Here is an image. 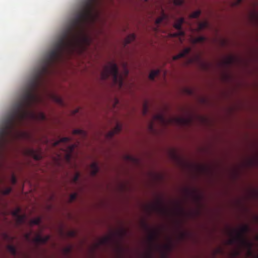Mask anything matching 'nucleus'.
Instances as JSON below:
<instances>
[{
	"mask_svg": "<svg viewBox=\"0 0 258 258\" xmlns=\"http://www.w3.org/2000/svg\"><path fill=\"white\" fill-rule=\"evenodd\" d=\"M118 66H104L103 71L101 73V77L102 80H106L111 78L115 84L121 88L123 85V77L119 74Z\"/></svg>",
	"mask_w": 258,
	"mask_h": 258,
	"instance_id": "1",
	"label": "nucleus"
},
{
	"mask_svg": "<svg viewBox=\"0 0 258 258\" xmlns=\"http://www.w3.org/2000/svg\"><path fill=\"white\" fill-rule=\"evenodd\" d=\"M250 231V228L247 225H244L239 230H233L231 232V235L236 234V239L240 240L246 238L245 234Z\"/></svg>",
	"mask_w": 258,
	"mask_h": 258,
	"instance_id": "2",
	"label": "nucleus"
},
{
	"mask_svg": "<svg viewBox=\"0 0 258 258\" xmlns=\"http://www.w3.org/2000/svg\"><path fill=\"white\" fill-rule=\"evenodd\" d=\"M144 225L145 228L150 232L148 237V240L150 245L151 248H152L155 242L158 239V232L155 230L151 229L146 224H144Z\"/></svg>",
	"mask_w": 258,
	"mask_h": 258,
	"instance_id": "3",
	"label": "nucleus"
},
{
	"mask_svg": "<svg viewBox=\"0 0 258 258\" xmlns=\"http://www.w3.org/2000/svg\"><path fill=\"white\" fill-rule=\"evenodd\" d=\"M239 242V247H243L247 249V253L248 256L253 255V251L252 248L253 246V243L250 241L248 240L246 238H243L240 240H238Z\"/></svg>",
	"mask_w": 258,
	"mask_h": 258,
	"instance_id": "4",
	"label": "nucleus"
},
{
	"mask_svg": "<svg viewBox=\"0 0 258 258\" xmlns=\"http://www.w3.org/2000/svg\"><path fill=\"white\" fill-rule=\"evenodd\" d=\"M184 22V19L183 18H180L178 19L175 24H174V27L179 31L178 32L175 33L174 34L176 36H183L184 35V33L183 31L181 30L182 25Z\"/></svg>",
	"mask_w": 258,
	"mask_h": 258,
	"instance_id": "5",
	"label": "nucleus"
},
{
	"mask_svg": "<svg viewBox=\"0 0 258 258\" xmlns=\"http://www.w3.org/2000/svg\"><path fill=\"white\" fill-rule=\"evenodd\" d=\"M238 59V56L236 55L229 53L226 56L225 62L223 63H219L218 64H238V63H236Z\"/></svg>",
	"mask_w": 258,
	"mask_h": 258,
	"instance_id": "6",
	"label": "nucleus"
},
{
	"mask_svg": "<svg viewBox=\"0 0 258 258\" xmlns=\"http://www.w3.org/2000/svg\"><path fill=\"white\" fill-rule=\"evenodd\" d=\"M26 153L32 157L36 160H40L42 156L39 151H37L33 149H28L26 151Z\"/></svg>",
	"mask_w": 258,
	"mask_h": 258,
	"instance_id": "7",
	"label": "nucleus"
},
{
	"mask_svg": "<svg viewBox=\"0 0 258 258\" xmlns=\"http://www.w3.org/2000/svg\"><path fill=\"white\" fill-rule=\"evenodd\" d=\"M49 235L42 237L40 235H37L33 238V241L37 244H45L49 240Z\"/></svg>",
	"mask_w": 258,
	"mask_h": 258,
	"instance_id": "8",
	"label": "nucleus"
},
{
	"mask_svg": "<svg viewBox=\"0 0 258 258\" xmlns=\"http://www.w3.org/2000/svg\"><path fill=\"white\" fill-rule=\"evenodd\" d=\"M190 50L191 49L189 47H186L184 48L182 51L179 53L178 54L174 55L173 57V59L175 60L184 57L186 55L190 52Z\"/></svg>",
	"mask_w": 258,
	"mask_h": 258,
	"instance_id": "9",
	"label": "nucleus"
},
{
	"mask_svg": "<svg viewBox=\"0 0 258 258\" xmlns=\"http://www.w3.org/2000/svg\"><path fill=\"white\" fill-rule=\"evenodd\" d=\"M122 128V125L119 123H117L115 127L112 131H110L108 133V137L109 138H112L115 134L119 133Z\"/></svg>",
	"mask_w": 258,
	"mask_h": 258,
	"instance_id": "10",
	"label": "nucleus"
},
{
	"mask_svg": "<svg viewBox=\"0 0 258 258\" xmlns=\"http://www.w3.org/2000/svg\"><path fill=\"white\" fill-rule=\"evenodd\" d=\"M75 148V145H71L68 146L67 149H63L66 153V159L69 161L70 160L71 158V153L74 151Z\"/></svg>",
	"mask_w": 258,
	"mask_h": 258,
	"instance_id": "11",
	"label": "nucleus"
},
{
	"mask_svg": "<svg viewBox=\"0 0 258 258\" xmlns=\"http://www.w3.org/2000/svg\"><path fill=\"white\" fill-rule=\"evenodd\" d=\"M154 119L158 120L161 123L166 124L168 121L166 119L164 116L162 114H157L154 116Z\"/></svg>",
	"mask_w": 258,
	"mask_h": 258,
	"instance_id": "12",
	"label": "nucleus"
},
{
	"mask_svg": "<svg viewBox=\"0 0 258 258\" xmlns=\"http://www.w3.org/2000/svg\"><path fill=\"white\" fill-rule=\"evenodd\" d=\"M90 169L91 174L93 176L95 175L99 171L98 164L96 162L92 163L90 165Z\"/></svg>",
	"mask_w": 258,
	"mask_h": 258,
	"instance_id": "13",
	"label": "nucleus"
},
{
	"mask_svg": "<svg viewBox=\"0 0 258 258\" xmlns=\"http://www.w3.org/2000/svg\"><path fill=\"white\" fill-rule=\"evenodd\" d=\"M136 39V36L134 34H131L128 35L124 40L125 45L131 43L134 41Z\"/></svg>",
	"mask_w": 258,
	"mask_h": 258,
	"instance_id": "14",
	"label": "nucleus"
},
{
	"mask_svg": "<svg viewBox=\"0 0 258 258\" xmlns=\"http://www.w3.org/2000/svg\"><path fill=\"white\" fill-rule=\"evenodd\" d=\"M19 210L18 211H15L13 213V215L14 216L17 218L18 222L20 224H21L24 222L25 216L20 215L18 214Z\"/></svg>",
	"mask_w": 258,
	"mask_h": 258,
	"instance_id": "15",
	"label": "nucleus"
},
{
	"mask_svg": "<svg viewBox=\"0 0 258 258\" xmlns=\"http://www.w3.org/2000/svg\"><path fill=\"white\" fill-rule=\"evenodd\" d=\"M7 250L9 251V252L12 254L13 255L15 256L17 254V250L16 247L13 245H8L7 246Z\"/></svg>",
	"mask_w": 258,
	"mask_h": 258,
	"instance_id": "16",
	"label": "nucleus"
},
{
	"mask_svg": "<svg viewBox=\"0 0 258 258\" xmlns=\"http://www.w3.org/2000/svg\"><path fill=\"white\" fill-rule=\"evenodd\" d=\"M71 139L70 137H63L61 138L59 141L55 142L54 143V146L58 145L60 143H67L71 141Z\"/></svg>",
	"mask_w": 258,
	"mask_h": 258,
	"instance_id": "17",
	"label": "nucleus"
},
{
	"mask_svg": "<svg viewBox=\"0 0 258 258\" xmlns=\"http://www.w3.org/2000/svg\"><path fill=\"white\" fill-rule=\"evenodd\" d=\"M235 243H236L239 246V242L236 239V234H235L234 236H233L232 238H231L227 241V244L228 245H233Z\"/></svg>",
	"mask_w": 258,
	"mask_h": 258,
	"instance_id": "18",
	"label": "nucleus"
},
{
	"mask_svg": "<svg viewBox=\"0 0 258 258\" xmlns=\"http://www.w3.org/2000/svg\"><path fill=\"white\" fill-rule=\"evenodd\" d=\"M159 74V70H154L152 71L149 76V79L151 80H153L155 77L158 76Z\"/></svg>",
	"mask_w": 258,
	"mask_h": 258,
	"instance_id": "19",
	"label": "nucleus"
},
{
	"mask_svg": "<svg viewBox=\"0 0 258 258\" xmlns=\"http://www.w3.org/2000/svg\"><path fill=\"white\" fill-rule=\"evenodd\" d=\"M206 40L204 36H201L193 39L192 41L194 43L203 42Z\"/></svg>",
	"mask_w": 258,
	"mask_h": 258,
	"instance_id": "20",
	"label": "nucleus"
},
{
	"mask_svg": "<svg viewBox=\"0 0 258 258\" xmlns=\"http://www.w3.org/2000/svg\"><path fill=\"white\" fill-rule=\"evenodd\" d=\"M73 134L74 135H80L82 136H85L86 134L84 131L80 129L74 130L73 132Z\"/></svg>",
	"mask_w": 258,
	"mask_h": 258,
	"instance_id": "21",
	"label": "nucleus"
},
{
	"mask_svg": "<svg viewBox=\"0 0 258 258\" xmlns=\"http://www.w3.org/2000/svg\"><path fill=\"white\" fill-rule=\"evenodd\" d=\"M176 119L177 122H178V123H180V124H186L189 121L187 119L179 117V118H177Z\"/></svg>",
	"mask_w": 258,
	"mask_h": 258,
	"instance_id": "22",
	"label": "nucleus"
},
{
	"mask_svg": "<svg viewBox=\"0 0 258 258\" xmlns=\"http://www.w3.org/2000/svg\"><path fill=\"white\" fill-rule=\"evenodd\" d=\"M240 253H241L240 250L239 249V248H238L237 249L234 250L231 253V255L233 258H235L237 256H239L240 254Z\"/></svg>",
	"mask_w": 258,
	"mask_h": 258,
	"instance_id": "23",
	"label": "nucleus"
},
{
	"mask_svg": "<svg viewBox=\"0 0 258 258\" xmlns=\"http://www.w3.org/2000/svg\"><path fill=\"white\" fill-rule=\"evenodd\" d=\"M200 15L201 11L200 10H198L191 13L190 15V17L192 18H197Z\"/></svg>",
	"mask_w": 258,
	"mask_h": 258,
	"instance_id": "24",
	"label": "nucleus"
},
{
	"mask_svg": "<svg viewBox=\"0 0 258 258\" xmlns=\"http://www.w3.org/2000/svg\"><path fill=\"white\" fill-rule=\"evenodd\" d=\"M208 26V23L207 22H201L199 25V28L200 30L204 29Z\"/></svg>",
	"mask_w": 258,
	"mask_h": 258,
	"instance_id": "25",
	"label": "nucleus"
},
{
	"mask_svg": "<svg viewBox=\"0 0 258 258\" xmlns=\"http://www.w3.org/2000/svg\"><path fill=\"white\" fill-rule=\"evenodd\" d=\"M80 176V173L76 172L75 175H74V176L73 177V178L72 179V182L74 183H76L78 181Z\"/></svg>",
	"mask_w": 258,
	"mask_h": 258,
	"instance_id": "26",
	"label": "nucleus"
},
{
	"mask_svg": "<svg viewBox=\"0 0 258 258\" xmlns=\"http://www.w3.org/2000/svg\"><path fill=\"white\" fill-rule=\"evenodd\" d=\"M224 253V251L221 247H218L214 250V256L218 254H223Z\"/></svg>",
	"mask_w": 258,
	"mask_h": 258,
	"instance_id": "27",
	"label": "nucleus"
},
{
	"mask_svg": "<svg viewBox=\"0 0 258 258\" xmlns=\"http://www.w3.org/2000/svg\"><path fill=\"white\" fill-rule=\"evenodd\" d=\"M12 191V188L10 187H7L2 191V192L4 195H9Z\"/></svg>",
	"mask_w": 258,
	"mask_h": 258,
	"instance_id": "28",
	"label": "nucleus"
},
{
	"mask_svg": "<svg viewBox=\"0 0 258 258\" xmlns=\"http://www.w3.org/2000/svg\"><path fill=\"white\" fill-rule=\"evenodd\" d=\"M173 1L175 6H181L184 3V0H173Z\"/></svg>",
	"mask_w": 258,
	"mask_h": 258,
	"instance_id": "29",
	"label": "nucleus"
},
{
	"mask_svg": "<svg viewBox=\"0 0 258 258\" xmlns=\"http://www.w3.org/2000/svg\"><path fill=\"white\" fill-rule=\"evenodd\" d=\"M41 220L40 218H36L31 221V223L34 225H38L40 224Z\"/></svg>",
	"mask_w": 258,
	"mask_h": 258,
	"instance_id": "30",
	"label": "nucleus"
},
{
	"mask_svg": "<svg viewBox=\"0 0 258 258\" xmlns=\"http://www.w3.org/2000/svg\"><path fill=\"white\" fill-rule=\"evenodd\" d=\"M77 197V194L76 193H73L70 196V202H72L76 199Z\"/></svg>",
	"mask_w": 258,
	"mask_h": 258,
	"instance_id": "31",
	"label": "nucleus"
},
{
	"mask_svg": "<svg viewBox=\"0 0 258 258\" xmlns=\"http://www.w3.org/2000/svg\"><path fill=\"white\" fill-rule=\"evenodd\" d=\"M154 209L155 210H157L158 211H159V212H163L164 211V209L163 208H162L161 206H160L159 205H156V206H154L153 207Z\"/></svg>",
	"mask_w": 258,
	"mask_h": 258,
	"instance_id": "32",
	"label": "nucleus"
},
{
	"mask_svg": "<svg viewBox=\"0 0 258 258\" xmlns=\"http://www.w3.org/2000/svg\"><path fill=\"white\" fill-rule=\"evenodd\" d=\"M11 180L12 184H15L17 183V180L15 175H12Z\"/></svg>",
	"mask_w": 258,
	"mask_h": 258,
	"instance_id": "33",
	"label": "nucleus"
},
{
	"mask_svg": "<svg viewBox=\"0 0 258 258\" xmlns=\"http://www.w3.org/2000/svg\"><path fill=\"white\" fill-rule=\"evenodd\" d=\"M163 17H159V18H158L156 21H155V23L157 25H159L163 21Z\"/></svg>",
	"mask_w": 258,
	"mask_h": 258,
	"instance_id": "34",
	"label": "nucleus"
},
{
	"mask_svg": "<svg viewBox=\"0 0 258 258\" xmlns=\"http://www.w3.org/2000/svg\"><path fill=\"white\" fill-rule=\"evenodd\" d=\"M148 106L147 104H144V108H143V114L144 115L146 114L148 112Z\"/></svg>",
	"mask_w": 258,
	"mask_h": 258,
	"instance_id": "35",
	"label": "nucleus"
},
{
	"mask_svg": "<svg viewBox=\"0 0 258 258\" xmlns=\"http://www.w3.org/2000/svg\"><path fill=\"white\" fill-rule=\"evenodd\" d=\"M123 66V70H124V75L125 76H127V75L128 74V70L126 67L127 66Z\"/></svg>",
	"mask_w": 258,
	"mask_h": 258,
	"instance_id": "36",
	"label": "nucleus"
},
{
	"mask_svg": "<svg viewBox=\"0 0 258 258\" xmlns=\"http://www.w3.org/2000/svg\"><path fill=\"white\" fill-rule=\"evenodd\" d=\"M109 240V237H105L102 240V243H105L108 242Z\"/></svg>",
	"mask_w": 258,
	"mask_h": 258,
	"instance_id": "37",
	"label": "nucleus"
},
{
	"mask_svg": "<svg viewBox=\"0 0 258 258\" xmlns=\"http://www.w3.org/2000/svg\"><path fill=\"white\" fill-rule=\"evenodd\" d=\"M186 92L189 95H192L193 94V91L190 89H187Z\"/></svg>",
	"mask_w": 258,
	"mask_h": 258,
	"instance_id": "38",
	"label": "nucleus"
},
{
	"mask_svg": "<svg viewBox=\"0 0 258 258\" xmlns=\"http://www.w3.org/2000/svg\"><path fill=\"white\" fill-rule=\"evenodd\" d=\"M56 101L60 104H62V103H63L62 101L61 98H56Z\"/></svg>",
	"mask_w": 258,
	"mask_h": 258,
	"instance_id": "39",
	"label": "nucleus"
},
{
	"mask_svg": "<svg viewBox=\"0 0 258 258\" xmlns=\"http://www.w3.org/2000/svg\"><path fill=\"white\" fill-rule=\"evenodd\" d=\"M31 233H27L25 234V237L27 239L29 240L30 237Z\"/></svg>",
	"mask_w": 258,
	"mask_h": 258,
	"instance_id": "40",
	"label": "nucleus"
},
{
	"mask_svg": "<svg viewBox=\"0 0 258 258\" xmlns=\"http://www.w3.org/2000/svg\"><path fill=\"white\" fill-rule=\"evenodd\" d=\"M152 255L151 251H150L148 255H146L144 258H150Z\"/></svg>",
	"mask_w": 258,
	"mask_h": 258,
	"instance_id": "41",
	"label": "nucleus"
},
{
	"mask_svg": "<svg viewBox=\"0 0 258 258\" xmlns=\"http://www.w3.org/2000/svg\"><path fill=\"white\" fill-rule=\"evenodd\" d=\"M250 256L252 257V258H258V254L257 255H255L253 253V255H251Z\"/></svg>",
	"mask_w": 258,
	"mask_h": 258,
	"instance_id": "42",
	"label": "nucleus"
},
{
	"mask_svg": "<svg viewBox=\"0 0 258 258\" xmlns=\"http://www.w3.org/2000/svg\"><path fill=\"white\" fill-rule=\"evenodd\" d=\"M75 234H75V232H74V231H72V232H70V235H71V236H74L75 235Z\"/></svg>",
	"mask_w": 258,
	"mask_h": 258,
	"instance_id": "43",
	"label": "nucleus"
},
{
	"mask_svg": "<svg viewBox=\"0 0 258 258\" xmlns=\"http://www.w3.org/2000/svg\"><path fill=\"white\" fill-rule=\"evenodd\" d=\"M164 248L166 249H169L170 248V247L168 245H164Z\"/></svg>",
	"mask_w": 258,
	"mask_h": 258,
	"instance_id": "44",
	"label": "nucleus"
},
{
	"mask_svg": "<svg viewBox=\"0 0 258 258\" xmlns=\"http://www.w3.org/2000/svg\"><path fill=\"white\" fill-rule=\"evenodd\" d=\"M243 0H238L237 2V4H239L240 3H241V2Z\"/></svg>",
	"mask_w": 258,
	"mask_h": 258,
	"instance_id": "45",
	"label": "nucleus"
},
{
	"mask_svg": "<svg viewBox=\"0 0 258 258\" xmlns=\"http://www.w3.org/2000/svg\"><path fill=\"white\" fill-rule=\"evenodd\" d=\"M108 64H112V65H114V64H116V63H108Z\"/></svg>",
	"mask_w": 258,
	"mask_h": 258,
	"instance_id": "46",
	"label": "nucleus"
},
{
	"mask_svg": "<svg viewBox=\"0 0 258 258\" xmlns=\"http://www.w3.org/2000/svg\"><path fill=\"white\" fill-rule=\"evenodd\" d=\"M67 251H70V248H67Z\"/></svg>",
	"mask_w": 258,
	"mask_h": 258,
	"instance_id": "47",
	"label": "nucleus"
},
{
	"mask_svg": "<svg viewBox=\"0 0 258 258\" xmlns=\"http://www.w3.org/2000/svg\"><path fill=\"white\" fill-rule=\"evenodd\" d=\"M256 240L258 241V235L256 236Z\"/></svg>",
	"mask_w": 258,
	"mask_h": 258,
	"instance_id": "48",
	"label": "nucleus"
},
{
	"mask_svg": "<svg viewBox=\"0 0 258 258\" xmlns=\"http://www.w3.org/2000/svg\"><path fill=\"white\" fill-rule=\"evenodd\" d=\"M122 64L125 65L126 64V63H122Z\"/></svg>",
	"mask_w": 258,
	"mask_h": 258,
	"instance_id": "49",
	"label": "nucleus"
},
{
	"mask_svg": "<svg viewBox=\"0 0 258 258\" xmlns=\"http://www.w3.org/2000/svg\"><path fill=\"white\" fill-rule=\"evenodd\" d=\"M202 65H204V63H202Z\"/></svg>",
	"mask_w": 258,
	"mask_h": 258,
	"instance_id": "50",
	"label": "nucleus"
},
{
	"mask_svg": "<svg viewBox=\"0 0 258 258\" xmlns=\"http://www.w3.org/2000/svg\"><path fill=\"white\" fill-rule=\"evenodd\" d=\"M146 1H147V0H145Z\"/></svg>",
	"mask_w": 258,
	"mask_h": 258,
	"instance_id": "51",
	"label": "nucleus"
}]
</instances>
